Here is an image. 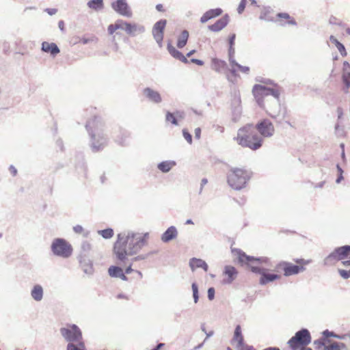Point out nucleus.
<instances>
[{
	"label": "nucleus",
	"mask_w": 350,
	"mask_h": 350,
	"mask_svg": "<svg viewBox=\"0 0 350 350\" xmlns=\"http://www.w3.org/2000/svg\"><path fill=\"white\" fill-rule=\"evenodd\" d=\"M254 96L258 105L266 109L268 115L276 118L280 112V90L278 85L268 88L260 84H256L252 89Z\"/></svg>",
	"instance_id": "1"
},
{
	"label": "nucleus",
	"mask_w": 350,
	"mask_h": 350,
	"mask_svg": "<svg viewBox=\"0 0 350 350\" xmlns=\"http://www.w3.org/2000/svg\"><path fill=\"white\" fill-rule=\"evenodd\" d=\"M144 245L145 239L138 233L124 231L118 234L113 252L118 260L124 262L128 256L137 254Z\"/></svg>",
	"instance_id": "2"
},
{
	"label": "nucleus",
	"mask_w": 350,
	"mask_h": 350,
	"mask_svg": "<svg viewBox=\"0 0 350 350\" xmlns=\"http://www.w3.org/2000/svg\"><path fill=\"white\" fill-rule=\"evenodd\" d=\"M235 252L241 264L247 265L252 273L260 275L259 279V284L260 285H266L281 278L280 275L268 273L267 269L260 267V265H268L269 263L270 260L268 257L249 256L240 249L235 250Z\"/></svg>",
	"instance_id": "3"
},
{
	"label": "nucleus",
	"mask_w": 350,
	"mask_h": 350,
	"mask_svg": "<svg viewBox=\"0 0 350 350\" xmlns=\"http://www.w3.org/2000/svg\"><path fill=\"white\" fill-rule=\"evenodd\" d=\"M85 129L90 137L89 146L93 152H101L108 146L109 138L100 118L94 117L87 121Z\"/></svg>",
	"instance_id": "4"
},
{
	"label": "nucleus",
	"mask_w": 350,
	"mask_h": 350,
	"mask_svg": "<svg viewBox=\"0 0 350 350\" xmlns=\"http://www.w3.org/2000/svg\"><path fill=\"white\" fill-rule=\"evenodd\" d=\"M237 143L252 150L260 149L263 144V139L255 131L253 124H247L237 131V135L233 139Z\"/></svg>",
	"instance_id": "5"
},
{
	"label": "nucleus",
	"mask_w": 350,
	"mask_h": 350,
	"mask_svg": "<svg viewBox=\"0 0 350 350\" xmlns=\"http://www.w3.org/2000/svg\"><path fill=\"white\" fill-rule=\"evenodd\" d=\"M252 172L242 168L232 169L227 177L229 186L234 190H241L246 186Z\"/></svg>",
	"instance_id": "6"
},
{
	"label": "nucleus",
	"mask_w": 350,
	"mask_h": 350,
	"mask_svg": "<svg viewBox=\"0 0 350 350\" xmlns=\"http://www.w3.org/2000/svg\"><path fill=\"white\" fill-rule=\"evenodd\" d=\"M311 335L306 328H301L289 339L287 344L291 350H298L301 347H306L311 342Z\"/></svg>",
	"instance_id": "7"
},
{
	"label": "nucleus",
	"mask_w": 350,
	"mask_h": 350,
	"mask_svg": "<svg viewBox=\"0 0 350 350\" xmlns=\"http://www.w3.org/2000/svg\"><path fill=\"white\" fill-rule=\"evenodd\" d=\"M53 255L67 258L72 255V247L65 239L62 238L55 239L51 245Z\"/></svg>",
	"instance_id": "8"
},
{
	"label": "nucleus",
	"mask_w": 350,
	"mask_h": 350,
	"mask_svg": "<svg viewBox=\"0 0 350 350\" xmlns=\"http://www.w3.org/2000/svg\"><path fill=\"white\" fill-rule=\"evenodd\" d=\"M350 245L338 247L324 259V265H332L336 262L349 257Z\"/></svg>",
	"instance_id": "9"
},
{
	"label": "nucleus",
	"mask_w": 350,
	"mask_h": 350,
	"mask_svg": "<svg viewBox=\"0 0 350 350\" xmlns=\"http://www.w3.org/2000/svg\"><path fill=\"white\" fill-rule=\"evenodd\" d=\"M60 334L68 343L82 340V332L75 324L68 325L67 327L60 328Z\"/></svg>",
	"instance_id": "10"
},
{
	"label": "nucleus",
	"mask_w": 350,
	"mask_h": 350,
	"mask_svg": "<svg viewBox=\"0 0 350 350\" xmlns=\"http://www.w3.org/2000/svg\"><path fill=\"white\" fill-rule=\"evenodd\" d=\"M306 268L302 265H294L287 261H281L275 265V270H282L284 275L288 277L293 275L299 274L300 272L305 271Z\"/></svg>",
	"instance_id": "11"
},
{
	"label": "nucleus",
	"mask_w": 350,
	"mask_h": 350,
	"mask_svg": "<svg viewBox=\"0 0 350 350\" xmlns=\"http://www.w3.org/2000/svg\"><path fill=\"white\" fill-rule=\"evenodd\" d=\"M254 129L258 132L260 137H271L274 135L275 129L272 122L267 118H264L258 121L254 126Z\"/></svg>",
	"instance_id": "12"
},
{
	"label": "nucleus",
	"mask_w": 350,
	"mask_h": 350,
	"mask_svg": "<svg viewBox=\"0 0 350 350\" xmlns=\"http://www.w3.org/2000/svg\"><path fill=\"white\" fill-rule=\"evenodd\" d=\"M166 24L167 21L165 19H160L154 23L152 27V33L153 38L159 46H162Z\"/></svg>",
	"instance_id": "13"
},
{
	"label": "nucleus",
	"mask_w": 350,
	"mask_h": 350,
	"mask_svg": "<svg viewBox=\"0 0 350 350\" xmlns=\"http://www.w3.org/2000/svg\"><path fill=\"white\" fill-rule=\"evenodd\" d=\"M111 8L118 14L131 17L132 12L126 0H116L111 3Z\"/></svg>",
	"instance_id": "14"
},
{
	"label": "nucleus",
	"mask_w": 350,
	"mask_h": 350,
	"mask_svg": "<svg viewBox=\"0 0 350 350\" xmlns=\"http://www.w3.org/2000/svg\"><path fill=\"white\" fill-rule=\"evenodd\" d=\"M142 94L148 102L153 104H160L163 100L159 92L150 87L144 88Z\"/></svg>",
	"instance_id": "15"
},
{
	"label": "nucleus",
	"mask_w": 350,
	"mask_h": 350,
	"mask_svg": "<svg viewBox=\"0 0 350 350\" xmlns=\"http://www.w3.org/2000/svg\"><path fill=\"white\" fill-rule=\"evenodd\" d=\"M111 135L116 143L121 146H124L125 141L130 134L126 129L120 126H116L113 129Z\"/></svg>",
	"instance_id": "16"
},
{
	"label": "nucleus",
	"mask_w": 350,
	"mask_h": 350,
	"mask_svg": "<svg viewBox=\"0 0 350 350\" xmlns=\"http://www.w3.org/2000/svg\"><path fill=\"white\" fill-rule=\"evenodd\" d=\"M342 81L343 83L342 91L347 94L350 88V64L345 61L342 69Z\"/></svg>",
	"instance_id": "17"
},
{
	"label": "nucleus",
	"mask_w": 350,
	"mask_h": 350,
	"mask_svg": "<svg viewBox=\"0 0 350 350\" xmlns=\"http://www.w3.org/2000/svg\"><path fill=\"white\" fill-rule=\"evenodd\" d=\"M241 97L240 95L235 94L232 100L231 107L232 113V120L237 122L242 113V108L241 106Z\"/></svg>",
	"instance_id": "18"
},
{
	"label": "nucleus",
	"mask_w": 350,
	"mask_h": 350,
	"mask_svg": "<svg viewBox=\"0 0 350 350\" xmlns=\"http://www.w3.org/2000/svg\"><path fill=\"white\" fill-rule=\"evenodd\" d=\"M78 259L83 272L87 275H92L94 273L93 262L89 256H79Z\"/></svg>",
	"instance_id": "19"
},
{
	"label": "nucleus",
	"mask_w": 350,
	"mask_h": 350,
	"mask_svg": "<svg viewBox=\"0 0 350 350\" xmlns=\"http://www.w3.org/2000/svg\"><path fill=\"white\" fill-rule=\"evenodd\" d=\"M124 31L127 34L131 36H135L145 31V27L143 25L136 23H126L124 27Z\"/></svg>",
	"instance_id": "20"
},
{
	"label": "nucleus",
	"mask_w": 350,
	"mask_h": 350,
	"mask_svg": "<svg viewBox=\"0 0 350 350\" xmlns=\"http://www.w3.org/2000/svg\"><path fill=\"white\" fill-rule=\"evenodd\" d=\"M41 50L46 53H49L51 56L55 57L60 52V49L55 42H42Z\"/></svg>",
	"instance_id": "21"
},
{
	"label": "nucleus",
	"mask_w": 350,
	"mask_h": 350,
	"mask_svg": "<svg viewBox=\"0 0 350 350\" xmlns=\"http://www.w3.org/2000/svg\"><path fill=\"white\" fill-rule=\"evenodd\" d=\"M229 23V16L226 14L221 18L218 19L214 24L208 25L209 30L218 32L223 29Z\"/></svg>",
	"instance_id": "22"
},
{
	"label": "nucleus",
	"mask_w": 350,
	"mask_h": 350,
	"mask_svg": "<svg viewBox=\"0 0 350 350\" xmlns=\"http://www.w3.org/2000/svg\"><path fill=\"white\" fill-rule=\"evenodd\" d=\"M178 236V230L174 226H171L161 234V240L163 243H169L175 239Z\"/></svg>",
	"instance_id": "23"
},
{
	"label": "nucleus",
	"mask_w": 350,
	"mask_h": 350,
	"mask_svg": "<svg viewBox=\"0 0 350 350\" xmlns=\"http://www.w3.org/2000/svg\"><path fill=\"white\" fill-rule=\"evenodd\" d=\"M224 274L228 278L224 280V284H231L237 278L238 272L236 268L232 265H226L224 269Z\"/></svg>",
	"instance_id": "24"
},
{
	"label": "nucleus",
	"mask_w": 350,
	"mask_h": 350,
	"mask_svg": "<svg viewBox=\"0 0 350 350\" xmlns=\"http://www.w3.org/2000/svg\"><path fill=\"white\" fill-rule=\"evenodd\" d=\"M167 49L169 53L175 59L180 60L183 63L189 64L188 59L178 50H177L171 43L167 45Z\"/></svg>",
	"instance_id": "25"
},
{
	"label": "nucleus",
	"mask_w": 350,
	"mask_h": 350,
	"mask_svg": "<svg viewBox=\"0 0 350 350\" xmlns=\"http://www.w3.org/2000/svg\"><path fill=\"white\" fill-rule=\"evenodd\" d=\"M189 267L192 271L196 268H202L204 271H207L208 269V266L204 260L195 257L189 260Z\"/></svg>",
	"instance_id": "26"
},
{
	"label": "nucleus",
	"mask_w": 350,
	"mask_h": 350,
	"mask_svg": "<svg viewBox=\"0 0 350 350\" xmlns=\"http://www.w3.org/2000/svg\"><path fill=\"white\" fill-rule=\"evenodd\" d=\"M31 296L36 301H40L44 295V290L40 284H35L31 290Z\"/></svg>",
	"instance_id": "27"
},
{
	"label": "nucleus",
	"mask_w": 350,
	"mask_h": 350,
	"mask_svg": "<svg viewBox=\"0 0 350 350\" xmlns=\"http://www.w3.org/2000/svg\"><path fill=\"white\" fill-rule=\"evenodd\" d=\"M176 165V162L175 161L167 160L159 163L157 168L163 173H167Z\"/></svg>",
	"instance_id": "28"
},
{
	"label": "nucleus",
	"mask_w": 350,
	"mask_h": 350,
	"mask_svg": "<svg viewBox=\"0 0 350 350\" xmlns=\"http://www.w3.org/2000/svg\"><path fill=\"white\" fill-rule=\"evenodd\" d=\"M232 341H236L237 342V348H240L244 345V338L242 335L241 327L240 325H237L235 327Z\"/></svg>",
	"instance_id": "29"
},
{
	"label": "nucleus",
	"mask_w": 350,
	"mask_h": 350,
	"mask_svg": "<svg viewBox=\"0 0 350 350\" xmlns=\"http://www.w3.org/2000/svg\"><path fill=\"white\" fill-rule=\"evenodd\" d=\"M227 66V64L225 61L213 58L212 59V69L217 72H221Z\"/></svg>",
	"instance_id": "30"
},
{
	"label": "nucleus",
	"mask_w": 350,
	"mask_h": 350,
	"mask_svg": "<svg viewBox=\"0 0 350 350\" xmlns=\"http://www.w3.org/2000/svg\"><path fill=\"white\" fill-rule=\"evenodd\" d=\"M87 5L90 9L98 12L103 9L104 1L103 0H90Z\"/></svg>",
	"instance_id": "31"
},
{
	"label": "nucleus",
	"mask_w": 350,
	"mask_h": 350,
	"mask_svg": "<svg viewBox=\"0 0 350 350\" xmlns=\"http://www.w3.org/2000/svg\"><path fill=\"white\" fill-rule=\"evenodd\" d=\"M189 36V34L187 30H183L182 31L177 40V47L178 49H183L187 44Z\"/></svg>",
	"instance_id": "32"
},
{
	"label": "nucleus",
	"mask_w": 350,
	"mask_h": 350,
	"mask_svg": "<svg viewBox=\"0 0 350 350\" xmlns=\"http://www.w3.org/2000/svg\"><path fill=\"white\" fill-rule=\"evenodd\" d=\"M329 40L335 44L336 47L338 49V51L340 52V55L342 57L347 56V53L345 49V47L342 43L339 42L334 36H330Z\"/></svg>",
	"instance_id": "33"
},
{
	"label": "nucleus",
	"mask_w": 350,
	"mask_h": 350,
	"mask_svg": "<svg viewBox=\"0 0 350 350\" xmlns=\"http://www.w3.org/2000/svg\"><path fill=\"white\" fill-rule=\"evenodd\" d=\"M272 10L270 8H266L262 10L260 14L259 19L262 21H265L267 22H273L275 19L273 16L270 15Z\"/></svg>",
	"instance_id": "34"
},
{
	"label": "nucleus",
	"mask_w": 350,
	"mask_h": 350,
	"mask_svg": "<svg viewBox=\"0 0 350 350\" xmlns=\"http://www.w3.org/2000/svg\"><path fill=\"white\" fill-rule=\"evenodd\" d=\"M123 272V269L116 265H111L108 269V273L111 278H118Z\"/></svg>",
	"instance_id": "35"
},
{
	"label": "nucleus",
	"mask_w": 350,
	"mask_h": 350,
	"mask_svg": "<svg viewBox=\"0 0 350 350\" xmlns=\"http://www.w3.org/2000/svg\"><path fill=\"white\" fill-rule=\"evenodd\" d=\"M92 250V245L87 241H83L81 245V252L79 256L84 257L88 256L90 252Z\"/></svg>",
	"instance_id": "36"
},
{
	"label": "nucleus",
	"mask_w": 350,
	"mask_h": 350,
	"mask_svg": "<svg viewBox=\"0 0 350 350\" xmlns=\"http://www.w3.org/2000/svg\"><path fill=\"white\" fill-rule=\"evenodd\" d=\"M331 341L329 339L321 338L314 341L315 348L318 350H325V346H327V343H329Z\"/></svg>",
	"instance_id": "37"
},
{
	"label": "nucleus",
	"mask_w": 350,
	"mask_h": 350,
	"mask_svg": "<svg viewBox=\"0 0 350 350\" xmlns=\"http://www.w3.org/2000/svg\"><path fill=\"white\" fill-rule=\"evenodd\" d=\"M97 232L99 235L105 239H111L114 234L113 230L111 228H107L104 230H99Z\"/></svg>",
	"instance_id": "38"
},
{
	"label": "nucleus",
	"mask_w": 350,
	"mask_h": 350,
	"mask_svg": "<svg viewBox=\"0 0 350 350\" xmlns=\"http://www.w3.org/2000/svg\"><path fill=\"white\" fill-rule=\"evenodd\" d=\"M191 289L193 292V298L195 304L199 301V290L198 286L196 282L191 284Z\"/></svg>",
	"instance_id": "39"
},
{
	"label": "nucleus",
	"mask_w": 350,
	"mask_h": 350,
	"mask_svg": "<svg viewBox=\"0 0 350 350\" xmlns=\"http://www.w3.org/2000/svg\"><path fill=\"white\" fill-rule=\"evenodd\" d=\"M165 120L167 122H170L175 126L178 125L177 118H176V116L174 113L167 111L165 115Z\"/></svg>",
	"instance_id": "40"
},
{
	"label": "nucleus",
	"mask_w": 350,
	"mask_h": 350,
	"mask_svg": "<svg viewBox=\"0 0 350 350\" xmlns=\"http://www.w3.org/2000/svg\"><path fill=\"white\" fill-rule=\"evenodd\" d=\"M206 12L211 17V19H212L213 18L220 16L222 14L223 10L222 9L217 8L215 9H210L208 11H206Z\"/></svg>",
	"instance_id": "41"
},
{
	"label": "nucleus",
	"mask_w": 350,
	"mask_h": 350,
	"mask_svg": "<svg viewBox=\"0 0 350 350\" xmlns=\"http://www.w3.org/2000/svg\"><path fill=\"white\" fill-rule=\"evenodd\" d=\"M329 23L331 25H337V26H339V27H343V28L346 27L345 23H344L342 21L338 20L336 17H335L334 16H330Z\"/></svg>",
	"instance_id": "42"
},
{
	"label": "nucleus",
	"mask_w": 350,
	"mask_h": 350,
	"mask_svg": "<svg viewBox=\"0 0 350 350\" xmlns=\"http://www.w3.org/2000/svg\"><path fill=\"white\" fill-rule=\"evenodd\" d=\"M336 169H337V172H338V177L336 180V183L337 184H339L344 179V176H343L344 171L339 164L336 165Z\"/></svg>",
	"instance_id": "43"
},
{
	"label": "nucleus",
	"mask_w": 350,
	"mask_h": 350,
	"mask_svg": "<svg viewBox=\"0 0 350 350\" xmlns=\"http://www.w3.org/2000/svg\"><path fill=\"white\" fill-rule=\"evenodd\" d=\"M335 133L338 137H345V131L343 127H340L337 123L335 125Z\"/></svg>",
	"instance_id": "44"
},
{
	"label": "nucleus",
	"mask_w": 350,
	"mask_h": 350,
	"mask_svg": "<svg viewBox=\"0 0 350 350\" xmlns=\"http://www.w3.org/2000/svg\"><path fill=\"white\" fill-rule=\"evenodd\" d=\"M183 135L189 144H192V135L187 129H183Z\"/></svg>",
	"instance_id": "45"
},
{
	"label": "nucleus",
	"mask_w": 350,
	"mask_h": 350,
	"mask_svg": "<svg viewBox=\"0 0 350 350\" xmlns=\"http://www.w3.org/2000/svg\"><path fill=\"white\" fill-rule=\"evenodd\" d=\"M338 272L339 275L343 278V279H348L350 278V269L349 270H345L342 269H338Z\"/></svg>",
	"instance_id": "46"
},
{
	"label": "nucleus",
	"mask_w": 350,
	"mask_h": 350,
	"mask_svg": "<svg viewBox=\"0 0 350 350\" xmlns=\"http://www.w3.org/2000/svg\"><path fill=\"white\" fill-rule=\"evenodd\" d=\"M247 4V0H241L239 6L237 8V12L241 14L245 10Z\"/></svg>",
	"instance_id": "47"
},
{
	"label": "nucleus",
	"mask_w": 350,
	"mask_h": 350,
	"mask_svg": "<svg viewBox=\"0 0 350 350\" xmlns=\"http://www.w3.org/2000/svg\"><path fill=\"white\" fill-rule=\"evenodd\" d=\"M126 23L127 22L124 21L122 20H118L113 25H115L116 30L117 29H124V30L125 24H126Z\"/></svg>",
	"instance_id": "48"
},
{
	"label": "nucleus",
	"mask_w": 350,
	"mask_h": 350,
	"mask_svg": "<svg viewBox=\"0 0 350 350\" xmlns=\"http://www.w3.org/2000/svg\"><path fill=\"white\" fill-rule=\"evenodd\" d=\"M76 167L77 168H80L83 170L84 172H86V165L84 162V158L83 155L80 156V162L78 164H77Z\"/></svg>",
	"instance_id": "49"
},
{
	"label": "nucleus",
	"mask_w": 350,
	"mask_h": 350,
	"mask_svg": "<svg viewBox=\"0 0 350 350\" xmlns=\"http://www.w3.org/2000/svg\"><path fill=\"white\" fill-rule=\"evenodd\" d=\"M336 333H334V332H332V331H329L328 329H325L324 330L323 332H322V335H323V338H325V339H327V338L329 337H333V338H335L336 336Z\"/></svg>",
	"instance_id": "50"
},
{
	"label": "nucleus",
	"mask_w": 350,
	"mask_h": 350,
	"mask_svg": "<svg viewBox=\"0 0 350 350\" xmlns=\"http://www.w3.org/2000/svg\"><path fill=\"white\" fill-rule=\"evenodd\" d=\"M215 291L213 287H210L207 291V297L210 301H212L215 298Z\"/></svg>",
	"instance_id": "51"
},
{
	"label": "nucleus",
	"mask_w": 350,
	"mask_h": 350,
	"mask_svg": "<svg viewBox=\"0 0 350 350\" xmlns=\"http://www.w3.org/2000/svg\"><path fill=\"white\" fill-rule=\"evenodd\" d=\"M149 256V254H141L132 258V262L143 260L146 259Z\"/></svg>",
	"instance_id": "52"
},
{
	"label": "nucleus",
	"mask_w": 350,
	"mask_h": 350,
	"mask_svg": "<svg viewBox=\"0 0 350 350\" xmlns=\"http://www.w3.org/2000/svg\"><path fill=\"white\" fill-rule=\"evenodd\" d=\"M66 350H85L82 349L81 348H78V347L75 343H68L66 347Z\"/></svg>",
	"instance_id": "53"
},
{
	"label": "nucleus",
	"mask_w": 350,
	"mask_h": 350,
	"mask_svg": "<svg viewBox=\"0 0 350 350\" xmlns=\"http://www.w3.org/2000/svg\"><path fill=\"white\" fill-rule=\"evenodd\" d=\"M235 38H236V34L235 33H232L231 35H230V36L228 38L229 46H234V42H235Z\"/></svg>",
	"instance_id": "54"
},
{
	"label": "nucleus",
	"mask_w": 350,
	"mask_h": 350,
	"mask_svg": "<svg viewBox=\"0 0 350 350\" xmlns=\"http://www.w3.org/2000/svg\"><path fill=\"white\" fill-rule=\"evenodd\" d=\"M294 260L295 262H297V264H299L302 266H304L305 265H308L310 262V260H306L303 258H297V259H295Z\"/></svg>",
	"instance_id": "55"
},
{
	"label": "nucleus",
	"mask_w": 350,
	"mask_h": 350,
	"mask_svg": "<svg viewBox=\"0 0 350 350\" xmlns=\"http://www.w3.org/2000/svg\"><path fill=\"white\" fill-rule=\"evenodd\" d=\"M209 20H211V17L209 16V15L208 14V13L206 12L205 13H204L203 15L200 18V22L202 23H205Z\"/></svg>",
	"instance_id": "56"
},
{
	"label": "nucleus",
	"mask_w": 350,
	"mask_h": 350,
	"mask_svg": "<svg viewBox=\"0 0 350 350\" xmlns=\"http://www.w3.org/2000/svg\"><path fill=\"white\" fill-rule=\"evenodd\" d=\"M189 62L196 64L198 66H203L204 64L202 60L199 59H196V58H191L190 60H189Z\"/></svg>",
	"instance_id": "57"
},
{
	"label": "nucleus",
	"mask_w": 350,
	"mask_h": 350,
	"mask_svg": "<svg viewBox=\"0 0 350 350\" xmlns=\"http://www.w3.org/2000/svg\"><path fill=\"white\" fill-rule=\"evenodd\" d=\"M325 350H339L338 347H336V344L334 342L327 345V346H325Z\"/></svg>",
	"instance_id": "58"
},
{
	"label": "nucleus",
	"mask_w": 350,
	"mask_h": 350,
	"mask_svg": "<svg viewBox=\"0 0 350 350\" xmlns=\"http://www.w3.org/2000/svg\"><path fill=\"white\" fill-rule=\"evenodd\" d=\"M238 66H238V68H238L241 72H243V73H246V74H247V73L249 72V71H250V68H249L248 66H242V65H241V64H239V65H238Z\"/></svg>",
	"instance_id": "59"
},
{
	"label": "nucleus",
	"mask_w": 350,
	"mask_h": 350,
	"mask_svg": "<svg viewBox=\"0 0 350 350\" xmlns=\"http://www.w3.org/2000/svg\"><path fill=\"white\" fill-rule=\"evenodd\" d=\"M277 17L280 18L290 19V15L286 12H280L277 14Z\"/></svg>",
	"instance_id": "60"
},
{
	"label": "nucleus",
	"mask_w": 350,
	"mask_h": 350,
	"mask_svg": "<svg viewBox=\"0 0 350 350\" xmlns=\"http://www.w3.org/2000/svg\"><path fill=\"white\" fill-rule=\"evenodd\" d=\"M73 230L77 234H80L83 232V228L81 225H77L73 227Z\"/></svg>",
	"instance_id": "61"
},
{
	"label": "nucleus",
	"mask_w": 350,
	"mask_h": 350,
	"mask_svg": "<svg viewBox=\"0 0 350 350\" xmlns=\"http://www.w3.org/2000/svg\"><path fill=\"white\" fill-rule=\"evenodd\" d=\"M9 172L12 175V176H16L18 173L17 169L13 165H10Z\"/></svg>",
	"instance_id": "62"
},
{
	"label": "nucleus",
	"mask_w": 350,
	"mask_h": 350,
	"mask_svg": "<svg viewBox=\"0 0 350 350\" xmlns=\"http://www.w3.org/2000/svg\"><path fill=\"white\" fill-rule=\"evenodd\" d=\"M44 12H46L50 16H53L57 13V10L55 8H46Z\"/></svg>",
	"instance_id": "63"
},
{
	"label": "nucleus",
	"mask_w": 350,
	"mask_h": 350,
	"mask_svg": "<svg viewBox=\"0 0 350 350\" xmlns=\"http://www.w3.org/2000/svg\"><path fill=\"white\" fill-rule=\"evenodd\" d=\"M334 344H336V347H338L339 350H347V345L343 342H334Z\"/></svg>",
	"instance_id": "64"
}]
</instances>
